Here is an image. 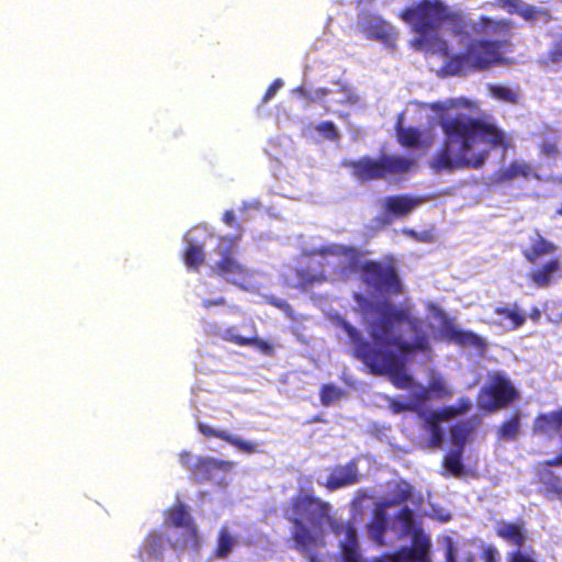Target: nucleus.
I'll list each match as a JSON object with an SVG mask.
<instances>
[{
	"mask_svg": "<svg viewBox=\"0 0 562 562\" xmlns=\"http://www.w3.org/2000/svg\"><path fill=\"white\" fill-rule=\"evenodd\" d=\"M353 299L371 339H364L358 328L341 319L340 327L352 345L353 357L372 374L387 375L396 389H409L413 378L405 370L406 362L418 353L428 355L432 350L423 318L414 315L411 306L386 299L371 301L360 293Z\"/></svg>",
	"mask_w": 562,
	"mask_h": 562,
	"instance_id": "nucleus-1",
	"label": "nucleus"
},
{
	"mask_svg": "<svg viewBox=\"0 0 562 562\" xmlns=\"http://www.w3.org/2000/svg\"><path fill=\"white\" fill-rule=\"evenodd\" d=\"M439 126L443 139L429 160L430 169L437 173L479 170L492 150L510 146L505 131L481 117L461 113L440 119Z\"/></svg>",
	"mask_w": 562,
	"mask_h": 562,
	"instance_id": "nucleus-2",
	"label": "nucleus"
},
{
	"mask_svg": "<svg viewBox=\"0 0 562 562\" xmlns=\"http://www.w3.org/2000/svg\"><path fill=\"white\" fill-rule=\"evenodd\" d=\"M398 16L422 37L417 42L437 33L443 25H447L456 35L463 34L467 25L463 12L452 10L440 0H420L405 7Z\"/></svg>",
	"mask_w": 562,
	"mask_h": 562,
	"instance_id": "nucleus-3",
	"label": "nucleus"
},
{
	"mask_svg": "<svg viewBox=\"0 0 562 562\" xmlns=\"http://www.w3.org/2000/svg\"><path fill=\"white\" fill-rule=\"evenodd\" d=\"M290 512L291 514H285L284 517L293 525L291 539L294 542V549L305 553L312 547H316L317 539L303 519L312 525L321 522L328 517L329 505L315 496L313 490L300 491L290 501Z\"/></svg>",
	"mask_w": 562,
	"mask_h": 562,
	"instance_id": "nucleus-4",
	"label": "nucleus"
},
{
	"mask_svg": "<svg viewBox=\"0 0 562 562\" xmlns=\"http://www.w3.org/2000/svg\"><path fill=\"white\" fill-rule=\"evenodd\" d=\"M503 43L487 38H471L462 52L451 55L445 61L443 69L451 76H465L503 65Z\"/></svg>",
	"mask_w": 562,
	"mask_h": 562,
	"instance_id": "nucleus-5",
	"label": "nucleus"
},
{
	"mask_svg": "<svg viewBox=\"0 0 562 562\" xmlns=\"http://www.w3.org/2000/svg\"><path fill=\"white\" fill-rule=\"evenodd\" d=\"M346 166L351 170L353 178L363 183L405 173L412 169L414 160L400 155H383L378 159L364 156L347 162Z\"/></svg>",
	"mask_w": 562,
	"mask_h": 562,
	"instance_id": "nucleus-6",
	"label": "nucleus"
},
{
	"mask_svg": "<svg viewBox=\"0 0 562 562\" xmlns=\"http://www.w3.org/2000/svg\"><path fill=\"white\" fill-rule=\"evenodd\" d=\"M362 282L379 292L398 295L403 284L397 269V260L386 255L381 260H364Z\"/></svg>",
	"mask_w": 562,
	"mask_h": 562,
	"instance_id": "nucleus-7",
	"label": "nucleus"
},
{
	"mask_svg": "<svg viewBox=\"0 0 562 562\" xmlns=\"http://www.w3.org/2000/svg\"><path fill=\"white\" fill-rule=\"evenodd\" d=\"M188 547L186 538L171 537L159 529H153L144 537L138 549L142 562H165L169 551L176 552V562H180V552Z\"/></svg>",
	"mask_w": 562,
	"mask_h": 562,
	"instance_id": "nucleus-8",
	"label": "nucleus"
},
{
	"mask_svg": "<svg viewBox=\"0 0 562 562\" xmlns=\"http://www.w3.org/2000/svg\"><path fill=\"white\" fill-rule=\"evenodd\" d=\"M465 31L462 35H476L487 41L504 42L502 52L512 46L514 22L509 19H494L487 15H481L476 21H472L465 15Z\"/></svg>",
	"mask_w": 562,
	"mask_h": 562,
	"instance_id": "nucleus-9",
	"label": "nucleus"
},
{
	"mask_svg": "<svg viewBox=\"0 0 562 562\" xmlns=\"http://www.w3.org/2000/svg\"><path fill=\"white\" fill-rule=\"evenodd\" d=\"M239 236H221L215 252L221 257L215 262L214 271L216 274L228 280H244L248 276V269L240 263L234 256L236 244Z\"/></svg>",
	"mask_w": 562,
	"mask_h": 562,
	"instance_id": "nucleus-10",
	"label": "nucleus"
},
{
	"mask_svg": "<svg viewBox=\"0 0 562 562\" xmlns=\"http://www.w3.org/2000/svg\"><path fill=\"white\" fill-rule=\"evenodd\" d=\"M483 392L490 398V402L484 405V408L488 411L505 408L519 398V392L512 381L499 373L491 376L490 383L485 386Z\"/></svg>",
	"mask_w": 562,
	"mask_h": 562,
	"instance_id": "nucleus-11",
	"label": "nucleus"
},
{
	"mask_svg": "<svg viewBox=\"0 0 562 562\" xmlns=\"http://www.w3.org/2000/svg\"><path fill=\"white\" fill-rule=\"evenodd\" d=\"M164 522L167 527L182 528L183 531L176 537L186 538L188 543L198 540V527L189 507L181 501H177L164 512Z\"/></svg>",
	"mask_w": 562,
	"mask_h": 562,
	"instance_id": "nucleus-12",
	"label": "nucleus"
},
{
	"mask_svg": "<svg viewBox=\"0 0 562 562\" xmlns=\"http://www.w3.org/2000/svg\"><path fill=\"white\" fill-rule=\"evenodd\" d=\"M440 335L448 341L462 348H472L479 352H484L487 344L483 337L472 330L460 329L453 319L443 317L440 325Z\"/></svg>",
	"mask_w": 562,
	"mask_h": 562,
	"instance_id": "nucleus-13",
	"label": "nucleus"
},
{
	"mask_svg": "<svg viewBox=\"0 0 562 562\" xmlns=\"http://www.w3.org/2000/svg\"><path fill=\"white\" fill-rule=\"evenodd\" d=\"M235 463L228 460H221L213 457L195 458L192 475L199 482L211 481L217 473L231 472Z\"/></svg>",
	"mask_w": 562,
	"mask_h": 562,
	"instance_id": "nucleus-14",
	"label": "nucleus"
},
{
	"mask_svg": "<svg viewBox=\"0 0 562 562\" xmlns=\"http://www.w3.org/2000/svg\"><path fill=\"white\" fill-rule=\"evenodd\" d=\"M360 479L358 462L356 459L350 460L345 465H336L331 469L326 479L325 487L328 491H337L339 488L356 484Z\"/></svg>",
	"mask_w": 562,
	"mask_h": 562,
	"instance_id": "nucleus-15",
	"label": "nucleus"
},
{
	"mask_svg": "<svg viewBox=\"0 0 562 562\" xmlns=\"http://www.w3.org/2000/svg\"><path fill=\"white\" fill-rule=\"evenodd\" d=\"M562 262L560 258L553 257L546 263L531 269L528 274V281L538 289L549 288L560 276Z\"/></svg>",
	"mask_w": 562,
	"mask_h": 562,
	"instance_id": "nucleus-16",
	"label": "nucleus"
},
{
	"mask_svg": "<svg viewBox=\"0 0 562 562\" xmlns=\"http://www.w3.org/2000/svg\"><path fill=\"white\" fill-rule=\"evenodd\" d=\"M427 201L425 196L397 194L385 198L384 211L395 217H405Z\"/></svg>",
	"mask_w": 562,
	"mask_h": 562,
	"instance_id": "nucleus-17",
	"label": "nucleus"
},
{
	"mask_svg": "<svg viewBox=\"0 0 562 562\" xmlns=\"http://www.w3.org/2000/svg\"><path fill=\"white\" fill-rule=\"evenodd\" d=\"M321 255H333L338 257H345L347 262L342 268L348 273H360L363 276L364 260H362V252L359 248L350 245H333L326 249L319 250Z\"/></svg>",
	"mask_w": 562,
	"mask_h": 562,
	"instance_id": "nucleus-18",
	"label": "nucleus"
},
{
	"mask_svg": "<svg viewBox=\"0 0 562 562\" xmlns=\"http://www.w3.org/2000/svg\"><path fill=\"white\" fill-rule=\"evenodd\" d=\"M532 432L548 438L562 436V406L548 413L538 414L533 419Z\"/></svg>",
	"mask_w": 562,
	"mask_h": 562,
	"instance_id": "nucleus-19",
	"label": "nucleus"
},
{
	"mask_svg": "<svg viewBox=\"0 0 562 562\" xmlns=\"http://www.w3.org/2000/svg\"><path fill=\"white\" fill-rule=\"evenodd\" d=\"M430 540L415 537L412 547H403L393 553V560L397 562H431Z\"/></svg>",
	"mask_w": 562,
	"mask_h": 562,
	"instance_id": "nucleus-20",
	"label": "nucleus"
},
{
	"mask_svg": "<svg viewBox=\"0 0 562 562\" xmlns=\"http://www.w3.org/2000/svg\"><path fill=\"white\" fill-rule=\"evenodd\" d=\"M471 408V402L469 400H463L460 404V408L456 409L453 407L443 409V411H434L431 412L426 422L430 427V443L432 447H439L442 441V431L438 425L439 422L448 419L460 412H467Z\"/></svg>",
	"mask_w": 562,
	"mask_h": 562,
	"instance_id": "nucleus-21",
	"label": "nucleus"
},
{
	"mask_svg": "<svg viewBox=\"0 0 562 562\" xmlns=\"http://www.w3.org/2000/svg\"><path fill=\"white\" fill-rule=\"evenodd\" d=\"M558 246L544 238L539 231H536L530 237L529 246L521 250L524 258L532 265H536L541 257L553 255Z\"/></svg>",
	"mask_w": 562,
	"mask_h": 562,
	"instance_id": "nucleus-22",
	"label": "nucleus"
},
{
	"mask_svg": "<svg viewBox=\"0 0 562 562\" xmlns=\"http://www.w3.org/2000/svg\"><path fill=\"white\" fill-rule=\"evenodd\" d=\"M198 429L204 437L224 440L245 453H255L257 451L256 443L245 441L239 437L231 435L226 430L214 429L205 423H199Z\"/></svg>",
	"mask_w": 562,
	"mask_h": 562,
	"instance_id": "nucleus-23",
	"label": "nucleus"
},
{
	"mask_svg": "<svg viewBox=\"0 0 562 562\" xmlns=\"http://www.w3.org/2000/svg\"><path fill=\"white\" fill-rule=\"evenodd\" d=\"M495 533L498 538L516 548H521L527 539L524 521H499L496 526Z\"/></svg>",
	"mask_w": 562,
	"mask_h": 562,
	"instance_id": "nucleus-24",
	"label": "nucleus"
},
{
	"mask_svg": "<svg viewBox=\"0 0 562 562\" xmlns=\"http://www.w3.org/2000/svg\"><path fill=\"white\" fill-rule=\"evenodd\" d=\"M222 339L237 346H254L267 356L273 355V346L258 336L243 337L235 333V327H228L222 334Z\"/></svg>",
	"mask_w": 562,
	"mask_h": 562,
	"instance_id": "nucleus-25",
	"label": "nucleus"
},
{
	"mask_svg": "<svg viewBox=\"0 0 562 562\" xmlns=\"http://www.w3.org/2000/svg\"><path fill=\"white\" fill-rule=\"evenodd\" d=\"M490 4L503 9L509 14H518L526 21H536L539 15L537 8L522 0H494Z\"/></svg>",
	"mask_w": 562,
	"mask_h": 562,
	"instance_id": "nucleus-26",
	"label": "nucleus"
},
{
	"mask_svg": "<svg viewBox=\"0 0 562 562\" xmlns=\"http://www.w3.org/2000/svg\"><path fill=\"white\" fill-rule=\"evenodd\" d=\"M362 31L369 40L387 43L394 40L395 33L391 25L380 18H370L362 24Z\"/></svg>",
	"mask_w": 562,
	"mask_h": 562,
	"instance_id": "nucleus-27",
	"label": "nucleus"
},
{
	"mask_svg": "<svg viewBox=\"0 0 562 562\" xmlns=\"http://www.w3.org/2000/svg\"><path fill=\"white\" fill-rule=\"evenodd\" d=\"M367 529L371 540L378 546L384 544V536L387 530V516L382 505L373 509L372 518L368 522Z\"/></svg>",
	"mask_w": 562,
	"mask_h": 562,
	"instance_id": "nucleus-28",
	"label": "nucleus"
},
{
	"mask_svg": "<svg viewBox=\"0 0 562 562\" xmlns=\"http://www.w3.org/2000/svg\"><path fill=\"white\" fill-rule=\"evenodd\" d=\"M533 173L530 165L513 161L506 168H501L494 175L496 183H506L517 178L529 179Z\"/></svg>",
	"mask_w": 562,
	"mask_h": 562,
	"instance_id": "nucleus-29",
	"label": "nucleus"
},
{
	"mask_svg": "<svg viewBox=\"0 0 562 562\" xmlns=\"http://www.w3.org/2000/svg\"><path fill=\"white\" fill-rule=\"evenodd\" d=\"M539 482L544 487L547 497H555L562 501V477L553 470L541 468L537 473Z\"/></svg>",
	"mask_w": 562,
	"mask_h": 562,
	"instance_id": "nucleus-30",
	"label": "nucleus"
},
{
	"mask_svg": "<svg viewBox=\"0 0 562 562\" xmlns=\"http://www.w3.org/2000/svg\"><path fill=\"white\" fill-rule=\"evenodd\" d=\"M395 131L403 147L418 148L423 145V132L417 127H404L401 117L396 122Z\"/></svg>",
	"mask_w": 562,
	"mask_h": 562,
	"instance_id": "nucleus-31",
	"label": "nucleus"
},
{
	"mask_svg": "<svg viewBox=\"0 0 562 562\" xmlns=\"http://www.w3.org/2000/svg\"><path fill=\"white\" fill-rule=\"evenodd\" d=\"M428 400V392L426 390H420L413 394L412 402H403L395 398H391L389 401V408L393 414H400L403 412H416L419 406Z\"/></svg>",
	"mask_w": 562,
	"mask_h": 562,
	"instance_id": "nucleus-32",
	"label": "nucleus"
},
{
	"mask_svg": "<svg viewBox=\"0 0 562 562\" xmlns=\"http://www.w3.org/2000/svg\"><path fill=\"white\" fill-rule=\"evenodd\" d=\"M494 313L498 316H502L504 319L509 321L510 330L520 328L527 321L525 312L518 306L517 303H514L510 307L498 306L494 310Z\"/></svg>",
	"mask_w": 562,
	"mask_h": 562,
	"instance_id": "nucleus-33",
	"label": "nucleus"
},
{
	"mask_svg": "<svg viewBox=\"0 0 562 562\" xmlns=\"http://www.w3.org/2000/svg\"><path fill=\"white\" fill-rule=\"evenodd\" d=\"M520 429V413L515 412L504 420L497 429L499 440L514 441L517 439Z\"/></svg>",
	"mask_w": 562,
	"mask_h": 562,
	"instance_id": "nucleus-34",
	"label": "nucleus"
},
{
	"mask_svg": "<svg viewBox=\"0 0 562 562\" xmlns=\"http://www.w3.org/2000/svg\"><path fill=\"white\" fill-rule=\"evenodd\" d=\"M236 542H237L236 537L231 535V532L228 531V529L226 527H222L217 535V541H216V547L214 550V555L217 559L227 558L231 554Z\"/></svg>",
	"mask_w": 562,
	"mask_h": 562,
	"instance_id": "nucleus-35",
	"label": "nucleus"
},
{
	"mask_svg": "<svg viewBox=\"0 0 562 562\" xmlns=\"http://www.w3.org/2000/svg\"><path fill=\"white\" fill-rule=\"evenodd\" d=\"M462 454L463 452H460V450H451L443 458V468L449 474L456 477H460L461 475L464 474Z\"/></svg>",
	"mask_w": 562,
	"mask_h": 562,
	"instance_id": "nucleus-36",
	"label": "nucleus"
},
{
	"mask_svg": "<svg viewBox=\"0 0 562 562\" xmlns=\"http://www.w3.org/2000/svg\"><path fill=\"white\" fill-rule=\"evenodd\" d=\"M205 260L203 246L190 244L183 255V261L187 267L198 270Z\"/></svg>",
	"mask_w": 562,
	"mask_h": 562,
	"instance_id": "nucleus-37",
	"label": "nucleus"
},
{
	"mask_svg": "<svg viewBox=\"0 0 562 562\" xmlns=\"http://www.w3.org/2000/svg\"><path fill=\"white\" fill-rule=\"evenodd\" d=\"M491 95L499 101L516 104L519 101V93L509 87L494 85L490 87Z\"/></svg>",
	"mask_w": 562,
	"mask_h": 562,
	"instance_id": "nucleus-38",
	"label": "nucleus"
},
{
	"mask_svg": "<svg viewBox=\"0 0 562 562\" xmlns=\"http://www.w3.org/2000/svg\"><path fill=\"white\" fill-rule=\"evenodd\" d=\"M342 395H344L342 390L334 384H324L321 387L319 397H321V403L324 406H330L335 402L339 401L342 397Z\"/></svg>",
	"mask_w": 562,
	"mask_h": 562,
	"instance_id": "nucleus-39",
	"label": "nucleus"
},
{
	"mask_svg": "<svg viewBox=\"0 0 562 562\" xmlns=\"http://www.w3.org/2000/svg\"><path fill=\"white\" fill-rule=\"evenodd\" d=\"M315 131L318 132L325 139L331 142H337L340 138V134L331 121L321 122L315 126Z\"/></svg>",
	"mask_w": 562,
	"mask_h": 562,
	"instance_id": "nucleus-40",
	"label": "nucleus"
},
{
	"mask_svg": "<svg viewBox=\"0 0 562 562\" xmlns=\"http://www.w3.org/2000/svg\"><path fill=\"white\" fill-rule=\"evenodd\" d=\"M469 431L463 426H456L451 429V440L456 446L454 450H460V452L464 451V446L468 440Z\"/></svg>",
	"mask_w": 562,
	"mask_h": 562,
	"instance_id": "nucleus-41",
	"label": "nucleus"
},
{
	"mask_svg": "<svg viewBox=\"0 0 562 562\" xmlns=\"http://www.w3.org/2000/svg\"><path fill=\"white\" fill-rule=\"evenodd\" d=\"M445 562H457V549L450 537L445 539ZM463 562H475L473 553H469Z\"/></svg>",
	"mask_w": 562,
	"mask_h": 562,
	"instance_id": "nucleus-42",
	"label": "nucleus"
},
{
	"mask_svg": "<svg viewBox=\"0 0 562 562\" xmlns=\"http://www.w3.org/2000/svg\"><path fill=\"white\" fill-rule=\"evenodd\" d=\"M341 562H367L362 560L359 547H340Z\"/></svg>",
	"mask_w": 562,
	"mask_h": 562,
	"instance_id": "nucleus-43",
	"label": "nucleus"
},
{
	"mask_svg": "<svg viewBox=\"0 0 562 562\" xmlns=\"http://www.w3.org/2000/svg\"><path fill=\"white\" fill-rule=\"evenodd\" d=\"M508 562H537L533 555V550L530 549V552L522 551L521 548H516L510 551L507 555Z\"/></svg>",
	"mask_w": 562,
	"mask_h": 562,
	"instance_id": "nucleus-44",
	"label": "nucleus"
},
{
	"mask_svg": "<svg viewBox=\"0 0 562 562\" xmlns=\"http://www.w3.org/2000/svg\"><path fill=\"white\" fill-rule=\"evenodd\" d=\"M412 497V486L407 483L398 484L394 494L396 504L404 503Z\"/></svg>",
	"mask_w": 562,
	"mask_h": 562,
	"instance_id": "nucleus-45",
	"label": "nucleus"
},
{
	"mask_svg": "<svg viewBox=\"0 0 562 562\" xmlns=\"http://www.w3.org/2000/svg\"><path fill=\"white\" fill-rule=\"evenodd\" d=\"M480 559L482 562H498L499 552L496 547L487 544L483 547Z\"/></svg>",
	"mask_w": 562,
	"mask_h": 562,
	"instance_id": "nucleus-46",
	"label": "nucleus"
},
{
	"mask_svg": "<svg viewBox=\"0 0 562 562\" xmlns=\"http://www.w3.org/2000/svg\"><path fill=\"white\" fill-rule=\"evenodd\" d=\"M548 58L552 63L562 61V34L552 43L550 50L548 52Z\"/></svg>",
	"mask_w": 562,
	"mask_h": 562,
	"instance_id": "nucleus-47",
	"label": "nucleus"
},
{
	"mask_svg": "<svg viewBox=\"0 0 562 562\" xmlns=\"http://www.w3.org/2000/svg\"><path fill=\"white\" fill-rule=\"evenodd\" d=\"M341 546L359 547L357 530L350 524H348L345 528V540Z\"/></svg>",
	"mask_w": 562,
	"mask_h": 562,
	"instance_id": "nucleus-48",
	"label": "nucleus"
},
{
	"mask_svg": "<svg viewBox=\"0 0 562 562\" xmlns=\"http://www.w3.org/2000/svg\"><path fill=\"white\" fill-rule=\"evenodd\" d=\"M541 154L546 157H555L559 155V147L554 140H546L540 145Z\"/></svg>",
	"mask_w": 562,
	"mask_h": 562,
	"instance_id": "nucleus-49",
	"label": "nucleus"
},
{
	"mask_svg": "<svg viewBox=\"0 0 562 562\" xmlns=\"http://www.w3.org/2000/svg\"><path fill=\"white\" fill-rule=\"evenodd\" d=\"M179 461L184 469L190 471L191 474L193 473V465H194L195 459L193 458V456L190 451H181L179 453Z\"/></svg>",
	"mask_w": 562,
	"mask_h": 562,
	"instance_id": "nucleus-50",
	"label": "nucleus"
},
{
	"mask_svg": "<svg viewBox=\"0 0 562 562\" xmlns=\"http://www.w3.org/2000/svg\"><path fill=\"white\" fill-rule=\"evenodd\" d=\"M283 82L281 79H276L266 90L263 97H262V102H268L269 100H271L277 91L282 87Z\"/></svg>",
	"mask_w": 562,
	"mask_h": 562,
	"instance_id": "nucleus-51",
	"label": "nucleus"
},
{
	"mask_svg": "<svg viewBox=\"0 0 562 562\" xmlns=\"http://www.w3.org/2000/svg\"><path fill=\"white\" fill-rule=\"evenodd\" d=\"M224 304H225V299H224V297H218V299H216V300H210V299H207V300H204V301L202 302V305H203V307H205V308H211L212 306H222V305H224Z\"/></svg>",
	"mask_w": 562,
	"mask_h": 562,
	"instance_id": "nucleus-52",
	"label": "nucleus"
},
{
	"mask_svg": "<svg viewBox=\"0 0 562 562\" xmlns=\"http://www.w3.org/2000/svg\"><path fill=\"white\" fill-rule=\"evenodd\" d=\"M223 222L228 226H235L236 218H235V214L232 210H227L224 212Z\"/></svg>",
	"mask_w": 562,
	"mask_h": 562,
	"instance_id": "nucleus-53",
	"label": "nucleus"
},
{
	"mask_svg": "<svg viewBox=\"0 0 562 562\" xmlns=\"http://www.w3.org/2000/svg\"><path fill=\"white\" fill-rule=\"evenodd\" d=\"M529 317L532 319V322L538 323L541 317L540 310L538 307H533L529 314Z\"/></svg>",
	"mask_w": 562,
	"mask_h": 562,
	"instance_id": "nucleus-54",
	"label": "nucleus"
},
{
	"mask_svg": "<svg viewBox=\"0 0 562 562\" xmlns=\"http://www.w3.org/2000/svg\"><path fill=\"white\" fill-rule=\"evenodd\" d=\"M272 304L274 306H277L278 308H281V310H289L290 308L289 303L285 302V301H282V300H274V301H272Z\"/></svg>",
	"mask_w": 562,
	"mask_h": 562,
	"instance_id": "nucleus-55",
	"label": "nucleus"
},
{
	"mask_svg": "<svg viewBox=\"0 0 562 562\" xmlns=\"http://www.w3.org/2000/svg\"><path fill=\"white\" fill-rule=\"evenodd\" d=\"M315 547H312L310 550H307L305 553H303L304 555H306L308 562H321L316 555L314 553H312V550L314 549Z\"/></svg>",
	"mask_w": 562,
	"mask_h": 562,
	"instance_id": "nucleus-56",
	"label": "nucleus"
},
{
	"mask_svg": "<svg viewBox=\"0 0 562 562\" xmlns=\"http://www.w3.org/2000/svg\"><path fill=\"white\" fill-rule=\"evenodd\" d=\"M299 277H300L303 281H305V282H307V283H313V282H315V281H319V280H323V279H324V278H318V277H316V276H313V277H310V278L305 279V278H304V273H303V272H299Z\"/></svg>",
	"mask_w": 562,
	"mask_h": 562,
	"instance_id": "nucleus-57",
	"label": "nucleus"
},
{
	"mask_svg": "<svg viewBox=\"0 0 562 562\" xmlns=\"http://www.w3.org/2000/svg\"><path fill=\"white\" fill-rule=\"evenodd\" d=\"M369 494L364 491H358L357 494H356V498H355V502H360L362 499H366V498H369Z\"/></svg>",
	"mask_w": 562,
	"mask_h": 562,
	"instance_id": "nucleus-58",
	"label": "nucleus"
},
{
	"mask_svg": "<svg viewBox=\"0 0 562 562\" xmlns=\"http://www.w3.org/2000/svg\"><path fill=\"white\" fill-rule=\"evenodd\" d=\"M328 92H329V91H328V89H326V88H319V89H317V90H316V92H315V93H316V95H317L318 98H322V97L326 95Z\"/></svg>",
	"mask_w": 562,
	"mask_h": 562,
	"instance_id": "nucleus-59",
	"label": "nucleus"
},
{
	"mask_svg": "<svg viewBox=\"0 0 562 562\" xmlns=\"http://www.w3.org/2000/svg\"><path fill=\"white\" fill-rule=\"evenodd\" d=\"M562 182V178L560 180ZM555 213L560 216H562V205L555 211Z\"/></svg>",
	"mask_w": 562,
	"mask_h": 562,
	"instance_id": "nucleus-60",
	"label": "nucleus"
}]
</instances>
